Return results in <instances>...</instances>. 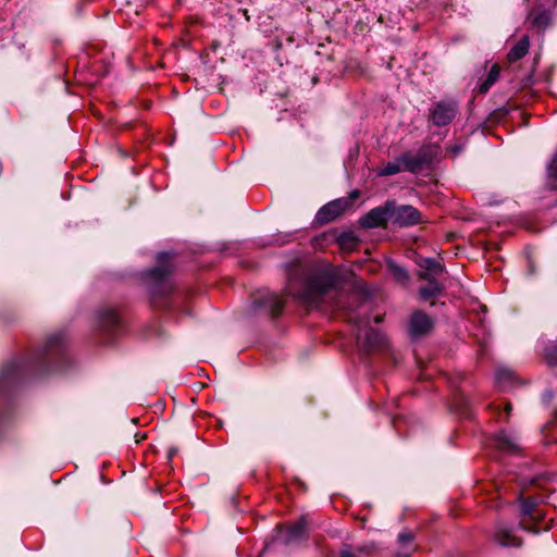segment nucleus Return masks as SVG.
Here are the masks:
<instances>
[{
  "label": "nucleus",
  "mask_w": 557,
  "mask_h": 557,
  "mask_svg": "<svg viewBox=\"0 0 557 557\" xmlns=\"http://www.w3.org/2000/svg\"><path fill=\"white\" fill-rule=\"evenodd\" d=\"M335 285L336 276L329 270L317 272L307 278L290 275L285 293L311 308L337 309L341 302L335 297Z\"/></svg>",
  "instance_id": "nucleus-1"
},
{
  "label": "nucleus",
  "mask_w": 557,
  "mask_h": 557,
  "mask_svg": "<svg viewBox=\"0 0 557 557\" xmlns=\"http://www.w3.org/2000/svg\"><path fill=\"white\" fill-rule=\"evenodd\" d=\"M347 319L358 327L357 342L364 350L374 351L385 346V337L379 330L370 326V320L367 315L360 317L349 312Z\"/></svg>",
  "instance_id": "nucleus-2"
},
{
  "label": "nucleus",
  "mask_w": 557,
  "mask_h": 557,
  "mask_svg": "<svg viewBox=\"0 0 557 557\" xmlns=\"http://www.w3.org/2000/svg\"><path fill=\"white\" fill-rule=\"evenodd\" d=\"M393 202L391 210V223L399 227H410L420 223L428 222L422 213L410 205H398L396 200Z\"/></svg>",
  "instance_id": "nucleus-3"
},
{
  "label": "nucleus",
  "mask_w": 557,
  "mask_h": 557,
  "mask_svg": "<svg viewBox=\"0 0 557 557\" xmlns=\"http://www.w3.org/2000/svg\"><path fill=\"white\" fill-rule=\"evenodd\" d=\"M392 205L393 202L387 200L383 206L371 209L359 219L360 226L363 228L386 227L391 222Z\"/></svg>",
  "instance_id": "nucleus-4"
},
{
  "label": "nucleus",
  "mask_w": 557,
  "mask_h": 557,
  "mask_svg": "<svg viewBox=\"0 0 557 557\" xmlns=\"http://www.w3.org/2000/svg\"><path fill=\"white\" fill-rule=\"evenodd\" d=\"M172 256L166 252H162L158 256V264L148 272V275L161 285V293L165 294L171 290V286L165 278L172 273Z\"/></svg>",
  "instance_id": "nucleus-5"
},
{
  "label": "nucleus",
  "mask_w": 557,
  "mask_h": 557,
  "mask_svg": "<svg viewBox=\"0 0 557 557\" xmlns=\"http://www.w3.org/2000/svg\"><path fill=\"white\" fill-rule=\"evenodd\" d=\"M458 106L455 101H440L431 110L430 116L434 125L445 126L456 116Z\"/></svg>",
  "instance_id": "nucleus-6"
},
{
  "label": "nucleus",
  "mask_w": 557,
  "mask_h": 557,
  "mask_svg": "<svg viewBox=\"0 0 557 557\" xmlns=\"http://www.w3.org/2000/svg\"><path fill=\"white\" fill-rule=\"evenodd\" d=\"M433 320L423 311H416L409 321V333L412 337L428 334L433 329Z\"/></svg>",
  "instance_id": "nucleus-7"
},
{
  "label": "nucleus",
  "mask_w": 557,
  "mask_h": 557,
  "mask_svg": "<svg viewBox=\"0 0 557 557\" xmlns=\"http://www.w3.org/2000/svg\"><path fill=\"white\" fill-rule=\"evenodd\" d=\"M348 201L344 199L333 200L323 206L317 213L318 222L326 224L335 220L347 208Z\"/></svg>",
  "instance_id": "nucleus-8"
},
{
  "label": "nucleus",
  "mask_w": 557,
  "mask_h": 557,
  "mask_svg": "<svg viewBox=\"0 0 557 557\" xmlns=\"http://www.w3.org/2000/svg\"><path fill=\"white\" fill-rule=\"evenodd\" d=\"M253 302L256 307L265 309L273 318L280 315L284 308L283 298L274 293H268Z\"/></svg>",
  "instance_id": "nucleus-9"
},
{
  "label": "nucleus",
  "mask_w": 557,
  "mask_h": 557,
  "mask_svg": "<svg viewBox=\"0 0 557 557\" xmlns=\"http://www.w3.org/2000/svg\"><path fill=\"white\" fill-rule=\"evenodd\" d=\"M493 443L498 450L507 454H516L520 449L517 436L506 432L495 435Z\"/></svg>",
  "instance_id": "nucleus-10"
},
{
  "label": "nucleus",
  "mask_w": 557,
  "mask_h": 557,
  "mask_svg": "<svg viewBox=\"0 0 557 557\" xmlns=\"http://www.w3.org/2000/svg\"><path fill=\"white\" fill-rule=\"evenodd\" d=\"M308 517L302 516L298 522L286 528L284 531V543L292 544L301 541L306 536V528L308 525Z\"/></svg>",
  "instance_id": "nucleus-11"
},
{
  "label": "nucleus",
  "mask_w": 557,
  "mask_h": 557,
  "mask_svg": "<svg viewBox=\"0 0 557 557\" xmlns=\"http://www.w3.org/2000/svg\"><path fill=\"white\" fill-rule=\"evenodd\" d=\"M494 539L504 547H519L522 544L521 539L517 537L511 529L503 525L497 528Z\"/></svg>",
  "instance_id": "nucleus-12"
},
{
  "label": "nucleus",
  "mask_w": 557,
  "mask_h": 557,
  "mask_svg": "<svg viewBox=\"0 0 557 557\" xmlns=\"http://www.w3.org/2000/svg\"><path fill=\"white\" fill-rule=\"evenodd\" d=\"M99 323L104 331L113 332L120 327L121 319L115 310L104 309L99 312Z\"/></svg>",
  "instance_id": "nucleus-13"
},
{
  "label": "nucleus",
  "mask_w": 557,
  "mask_h": 557,
  "mask_svg": "<svg viewBox=\"0 0 557 557\" xmlns=\"http://www.w3.org/2000/svg\"><path fill=\"white\" fill-rule=\"evenodd\" d=\"M420 267L423 269L419 273V277L422 280L435 278V276L443 273V265L434 259L426 258L422 261Z\"/></svg>",
  "instance_id": "nucleus-14"
},
{
  "label": "nucleus",
  "mask_w": 557,
  "mask_h": 557,
  "mask_svg": "<svg viewBox=\"0 0 557 557\" xmlns=\"http://www.w3.org/2000/svg\"><path fill=\"white\" fill-rule=\"evenodd\" d=\"M539 502L533 497H528L521 502V510L525 518L537 520L543 517L542 511L537 508Z\"/></svg>",
  "instance_id": "nucleus-15"
},
{
  "label": "nucleus",
  "mask_w": 557,
  "mask_h": 557,
  "mask_svg": "<svg viewBox=\"0 0 557 557\" xmlns=\"http://www.w3.org/2000/svg\"><path fill=\"white\" fill-rule=\"evenodd\" d=\"M403 170L410 172V173H417L420 170H422V158L417 157L416 154L411 152H405L400 157Z\"/></svg>",
  "instance_id": "nucleus-16"
},
{
  "label": "nucleus",
  "mask_w": 557,
  "mask_h": 557,
  "mask_svg": "<svg viewBox=\"0 0 557 557\" xmlns=\"http://www.w3.org/2000/svg\"><path fill=\"white\" fill-rule=\"evenodd\" d=\"M529 39L528 37L521 38L508 52L507 59L509 62H516L522 59L529 50Z\"/></svg>",
  "instance_id": "nucleus-17"
},
{
  "label": "nucleus",
  "mask_w": 557,
  "mask_h": 557,
  "mask_svg": "<svg viewBox=\"0 0 557 557\" xmlns=\"http://www.w3.org/2000/svg\"><path fill=\"white\" fill-rule=\"evenodd\" d=\"M428 285L420 288L419 294L422 299L428 300L432 297L440 295L443 290L442 284H440L435 278L426 280Z\"/></svg>",
  "instance_id": "nucleus-18"
},
{
  "label": "nucleus",
  "mask_w": 557,
  "mask_h": 557,
  "mask_svg": "<svg viewBox=\"0 0 557 557\" xmlns=\"http://www.w3.org/2000/svg\"><path fill=\"white\" fill-rule=\"evenodd\" d=\"M387 269L398 283L401 285H407L409 282V275L406 269L392 260L387 261Z\"/></svg>",
  "instance_id": "nucleus-19"
},
{
  "label": "nucleus",
  "mask_w": 557,
  "mask_h": 557,
  "mask_svg": "<svg viewBox=\"0 0 557 557\" xmlns=\"http://www.w3.org/2000/svg\"><path fill=\"white\" fill-rule=\"evenodd\" d=\"M499 75H500V67L497 64H494L491 67L486 79L480 85L479 91L481 94L487 92L488 89L492 87V85H494L497 82V79L499 78Z\"/></svg>",
  "instance_id": "nucleus-20"
},
{
  "label": "nucleus",
  "mask_w": 557,
  "mask_h": 557,
  "mask_svg": "<svg viewBox=\"0 0 557 557\" xmlns=\"http://www.w3.org/2000/svg\"><path fill=\"white\" fill-rule=\"evenodd\" d=\"M401 171H404V170H403L400 158H398L392 162H388L382 169H380L379 175L389 176V175L398 174Z\"/></svg>",
  "instance_id": "nucleus-21"
},
{
  "label": "nucleus",
  "mask_w": 557,
  "mask_h": 557,
  "mask_svg": "<svg viewBox=\"0 0 557 557\" xmlns=\"http://www.w3.org/2000/svg\"><path fill=\"white\" fill-rule=\"evenodd\" d=\"M512 376L513 373L509 369L500 368L496 372V381L502 386L511 381Z\"/></svg>",
  "instance_id": "nucleus-22"
},
{
  "label": "nucleus",
  "mask_w": 557,
  "mask_h": 557,
  "mask_svg": "<svg viewBox=\"0 0 557 557\" xmlns=\"http://www.w3.org/2000/svg\"><path fill=\"white\" fill-rule=\"evenodd\" d=\"M545 359L549 366H557V345L546 347Z\"/></svg>",
  "instance_id": "nucleus-23"
},
{
  "label": "nucleus",
  "mask_w": 557,
  "mask_h": 557,
  "mask_svg": "<svg viewBox=\"0 0 557 557\" xmlns=\"http://www.w3.org/2000/svg\"><path fill=\"white\" fill-rule=\"evenodd\" d=\"M417 157L422 158L421 164L422 166L431 163L433 159V153L431 152L430 147H422L417 153Z\"/></svg>",
  "instance_id": "nucleus-24"
},
{
  "label": "nucleus",
  "mask_w": 557,
  "mask_h": 557,
  "mask_svg": "<svg viewBox=\"0 0 557 557\" xmlns=\"http://www.w3.org/2000/svg\"><path fill=\"white\" fill-rule=\"evenodd\" d=\"M414 535L410 531H404L398 535V542L400 545H406L407 543H412Z\"/></svg>",
  "instance_id": "nucleus-25"
},
{
  "label": "nucleus",
  "mask_w": 557,
  "mask_h": 557,
  "mask_svg": "<svg viewBox=\"0 0 557 557\" xmlns=\"http://www.w3.org/2000/svg\"><path fill=\"white\" fill-rule=\"evenodd\" d=\"M339 557H357V556L349 549H343V550H341Z\"/></svg>",
  "instance_id": "nucleus-26"
},
{
  "label": "nucleus",
  "mask_w": 557,
  "mask_h": 557,
  "mask_svg": "<svg viewBox=\"0 0 557 557\" xmlns=\"http://www.w3.org/2000/svg\"><path fill=\"white\" fill-rule=\"evenodd\" d=\"M59 342V337L58 336H53L51 338H49L47 345L49 346V349L53 346V345H57Z\"/></svg>",
  "instance_id": "nucleus-27"
},
{
  "label": "nucleus",
  "mask_w": 557,
  "mask_h": 557,
  "mask_svg": "<svg viewBox=\"0 0 557 557\" xmlns=\"http://www.w3.org/2000/svg\"><path fill=\"white\" fill-rule=\"evenodd\" d=\"M552 398H553V393L552 392H546L544 394L545 401L549 403L552 400Z\"/></svg>",
  "instance_id": "nucleus-28"
},
{
  "label": "nucleus",
  "mask_w": 557,
  "mask_h": 557,
  "mask_svg": "<svg viewBox=\"0 0 557 557\" xmlns=\"http://www.w3.org/2000/svg\"><path fill=\"white\" fill-rule=\"evenodd\" d=\"M505 410H506V414L509 416V413L511 411V405L507 404L506 407H505Z\"/></svg>",
  "instance_id": "nucleus-29"
},
{
  "label": "nucleus",
  "mask_w": 557,
  "mask_h": 557,
  "mask_svg": "<svg viewBox=\"0 0 557 557\" xmlns=\"http://www.w3.org/2000/svg\"><path fill=\"white\" fill-rule=\"evenodd\" d=\"M521 525H522V528H524V529H527V530H529V531L537 532V530H532V529L528 528V527L525 525V522H524V521H521Z\"/></svg>",
  "instance_id": "nucleus-30"
},
{
  "label": "nucleus",
  "mask_w": 557,
  "mask_h": 557,
  "mask_svg": "<svg viewBox=\"0 0 557 557\" xmlns=\"http://www.w3.org/2000/svg\"><path fill=\"white\" fill-rule=\"evenodd\" d=\"M175 453H176L175 449H171L169 451V457L172 458L175 455Z\"/></svg>",
  "instance_id": "nucleus-31"
},
{
  "label": "nucleus",
  "mask_w": 557,
  "mask_h": 557,
  "mask_svg": "<svg viewBox=\"0 0 557 557\" xmlns=\"http://www.w3.org/2000/svg\"><path fill=\"white\" fill-rule=\"evenodd\" d=\"M381 320H382V318L380 315L374 318V322H376V323L381 322Z\"/></svg>",
  "instance_id": "nucleus-32"
},
{
  "label": "nucleus",
  "mask_w": 557,
  "mask_h": 557,
  "mask_svg": "<svg viewBox=\"0 0 557 557\" xmlns=\"http://www.w3.org/2000/svg\"><path fill=\"white\" fill-rule=\"evenodd\" d=\"M358 195H359V193H358V191H354V193L351 194V197H352V198H357V197H358Z\"/></svg>",
  "instance_id": "nucleus-33"
},
{
  "label": "nucleus",
  "mask_w": 557,
  "mask_h": 557,
  "mask_svg": "<svg viewBox=\"0 0 557 557\" xmlns=\"http://www.w3.org/2000/svg\"><path fill=\"white\" fill-rule=\"evenodd\" d=\"M158 292V286L153 287L152 289V293H157Z\"/></svg>",
  "instance_id": "nucleus-34"
}]
</instances>
